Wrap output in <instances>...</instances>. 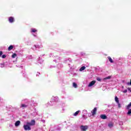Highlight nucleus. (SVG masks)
<instances>
[{
    "label": "nucleus",
    "mask_w": 131,
    "mask_h": 131,
    "mask_svg": "<svg viewBox=\"0 0 131 131\" xmlns=\"http://www.w3.org/2000/svg\"><path fill=\"white\" fill-rule=\"evenodd\" d=\"M35 125V121L34 120H32L31 122H27L25 123L24 125V129L25 130H31V127L30 126H32Z\"/></svg>",
    "instance_id": "obj_1"
},
{
    "label": "nucleus",
    "mask_w": 131,
    "mask_h": 131,
    "mask_svg": "<svg viewBox=\"0 0 131 131\" xmlns=\"http://www.w3.org/2000/svg\"><path fill=\"white\" fill-rule=\"evenodd\" d=\"M80 130L81 131H86V129H89V126L88 125H81L80 127Z\"/></svg>",
    "instance_id": "obj_2"
},
{
    "label": "nucleus",
    "mask_w": 131,
    "mask_h": 131,
    "mask_svg": "<svg viewBox=\"0 0 131 131\" xmlns=\"http://www.w3.org/2000/svg\"><path fill=\"white\" fill-rule=\"evenodd\" d=\"M97 112V107H95L92 111H91V113H92V116H94L96 113Z\"/></svg>",
    "instance_id": "obj_3"
},
{
    "label": "nucleus",
    "mask_w": 131,
    "mask_h": 131,
    "mask_svg": "<svg viewBox=\"0 0 131 131\" xmlns=\"http://www.w3.org/2000/svg\"><path fill=\"white\" fill-rule=\"evenodd\" d=\"M95 83H96L95 80L92 81L88 85L89 88H91V86H93V85H94Z\"/></svg>",
    "instance_id": "obj_4"
},
{
    "label": "nucleus",
    "mask_w": 131,
    "mask_h": 131,
    "mask_svg": "<svg viewBox=\"0 0 131 131\" xmlns=\"http://www.w3.org/2000/svg\"><path fill=\"white\" fill-rule=\"evenodd\" d=\"M100 118L101 119H107V116L106 115H100Z\"/></svg>",
    "instance_id": "obj_5"
},
{
    "label": "nucleus",
    "mask_w": 131,
    "mask_h": 131,
    "mask_svg": "<svg viewBox=\"0 0 131 131\" xmlns=\"http://www.w3.org/2000/svg\"><path fill=\"white\" fill-rule=\"evenodd\" d=\"M9 21L10 23H13V22H14V17H10L9 18Z\"/></svg>",
    "instance_id": "obj_6"
},
{
    "label": "nucleus",
    "mask_w": 131,
    "mask_h": 131,
    "mask_svg": "<svg viewBox=\"0 0 131 131\" xmlns=\"http://www.w3.org/2000/svg\"><path fill=\"white\" fill-rule=\"evenodd\" d=\"M20 121H17L15 123V126H19V125H20Z\"/></svg>",
    "instance_id": "obj_7"
},
{
    "label": "nucleus",
    "mask_w": 131,
    "mask_h": 131,
    "mask_svg": "<svg viewBox=\"0 0 131 131\" xmlns=\"http://www.w3.org/2000/svg\"><path fill=\"white\" fill-rule=\"evenodd\" d=\"M14 49V46L13 45H11L8 48V51H11V50H13Z\"/></svg>",
    "instance_id": "obj_8"
},
{
    "label": "nucleus",
    "mask_w": 131,
    "mask_h": 131,
    "mask_svg": "<svg viewBox=\"0 0 131 131\" xmlns=\"http://www.w3.org/2000/svg\"><path fill=\"white\" fill-rule=\"evenodd\" d=\"M115 101L117 103L119 102V100L118 99V97H117V96H115Z\"/></svg>",
    "instance_id": "obj_9"
},
{
    "label": "nucleus",
    "mask_w": 131,
    "mask_h": 131,
    "mask_svg": "<svg viewBox=\"0 0 131 131\" xmlns=\"http://www.w3.org/2000/svg\"><path fill=\"white\" fill-rule=\"evenodd\" d=\"M79 112H80V111H78L76 112L74 114V116H77V115H78V114L79 113Z\"/></svg>",
    "instance_id": "obj_10"
},
{
    "label": "nucleus",
    "mask_w": 131,
    "mask_h": 131,
    "mask_svg": "<svg viewBox=\"0 0 131 131\" xmlns=\"http://www.w3.org/2000/svg\"><path fill=\"white\" fill-rule=\"evenodd\" d=\"M107 58H108L110 62H111V63H113V60H112V58H111V57L110 56H108Z\"/></svg>",
    "instance_id": "obj_11"
},
{
    "label": "nucleus",
    "mask_w": 131,
    "mask_h": 131,
    "mask_svg": "<svg viewBox=\"0 0 131 131\" xmlns=\"http://www.w3.org/2000/svg\"><path fill=\"white\" fill-rule=\"evenodd\" d=\"M21 108H26L27 107V105H25L24 104H22L20 106Z\"/></svg>",
    "instance_id": "obj_12"
},
{
    "label": "nucleus",
    "mask_w": 131,
    "mask_h": 131,
    "mask_svg": "<svg viewBox=\"0 0 131 131\" xmlns=\"http://www.w3.org/2000/svg\"><path fill=\"white\" fill-rule=\"evenodd\" d=\"M111 78V76H109L108 77H106L103 79V80H106V79H110Z\"/></svg>",
    "instance_id": "obj_13"
},
{
    "label": "nucleus",
    "mask_w": 131,
    "mask_h": 131,
    "mask_svg": "<svg viewBox=\"0 0 131 131\" xmlns=\"http://www.w3.org/2000/svg\"><path fill=\"white\" fill-rule=\"evenodd\" d=\"M84 69H85V67H82L80 69V71H83V70H84Z\"/></svg>",
    "instance_id": "obj_14"
},
{
    "label": "nucleus",
    "mask_w": 131,
    "mask_h": 131,
    "mask_svg": "<svg viewBox=\"0 0 131 131\" xmlns=\"http://www.w3.org/2000/svg\"><path fill=\"white\" fill-rule=\"evenodd\" d=\"M73 86L74 88H75V89H76V88H77V84H76L75 82L73 83Z\"/></svg>",
    "instance_id": "obj_15"
},
{
    "label": "nucleus",
    "mask_w": 131,
    "mask_h": 131,
    "mask_svg": "<svg viewBox=\"0 0 131 131\" xmlns=\"http://www.w3.org/2000/svg\"><path fill=\"white\" fill-rule=\"evenodd\" d=\"M108 126H109V127H113V123H110L108 124Z\"/></svg>",
    "instance_id": "obj_16"
},
{
    "label": "nucleus",
    "mask_w": 131,
    "mask_h": 131,
    "mask_svg": "<svg viewBox=\"0 0 131 131\" xmlns=\"http://www.w3.org/2000/svg\"><path fill=\"white\" fill-rule=\"evenodd\" d=\"M36 31H37V30H36V29H31V32H36Z\"/></svg>",
    "instance_id": "obj_17"
},
{
    "label": "nucleus",
    "mask_w": 131,
    "mask_h": 131,
    "mask_svg": "<svg viewBox=\"0 0 131 131\" xmlns=\"http://www.w3.org/2000/svg\"><path fill=\"white\" fill-rule=\"evenodd\" d=\"M16 57H17V54H16V53H14V54L12 55V58H16Z\"/></svg>",
    "instance_id": "obj_18"
},
{
    "label": "nucleus",
    "mask_w": 131,
    "mask_h": 131,
    "mask_svg": "<svg viewBox=\"0 0 131 131\" xmlns=\"http://www.w3.org/2000/svg\"><path fill=\"white\" fill-rule=\"evenodd\" d=\"M127 114L128 115H130V114H131V109H130V110H129V111H128Z\"/></svg>",
    "instance_id": "obj_19"
},
{
    "label": "nucleus",
    "mask_w": 131,
    "mask_h": 131,
    "mask_svg": "<svg viewBox=\"0 0 131 131\" xmlns=\"http://www.w3.org/2000/svg\"><path fill=\"white\" fill-rule=\"evenodd\" d=\"M117 104H118V106L119 108H121V104H120L119 102L118 103H117Z\"/></svg>",
    "instance_id": "obj_20"
},
{
    "label": "nucleus",
    "mask_w": 131,
    "mask_h": 131,
    "mask_svg": "<svg viewBox=\"0 0 131 131\" xmlns=\"http://www.w3.org/2000/svg\"><path fill=\"white\" fill-rule=\"evenodd\" d=\"M54 101H58V97H54Z\"/></svg>",
    "instance_id": "obj_21"
},
{
    "label": "nucleus",
    "mask_w": 131,
    "mask_h": 131,
    "mask_svg": "<svg viewBox=\"0 0 131 131\" xmlns=\"http://www.w3.org/2000/svg\"><path fill=\"white\" fill-rule=\"evenodd\" d=\"M1 67L3 68V67H5V64L4 63H1Z\"/></svg>",
    "instance_id": "obj_22"
},
{
    "label": "nucleus",
    "mask_w": 131,
    "mask_h": 131,
    "mask_svg": "<svg viewBox=\"0 0 131 131\" xmlns=\"http://www.w3.org/2000/svg\"><path fill=\"white\" fill-rule=\"evenodd\" d=\"M83 113H84L85 114H86V113H88V111H86V110H83Z\"/></svg>",
    "instance_id": "obj_23"
},
{
    "label": "nucleus",
    "mask_w": 131,
    "mask_h": 131,
    "mask_svg": "<svg viewBox=\"0 0 131 131\" xmlns=\"http://www.w3.org/2000/svg\"><path fill=\"white\" fill-rule=\"evenodd\" d=\"M122 92H123V93H127V90H124Z\"/></svg>",
    "instance_id": "obj_24"
},
{
    "label": "nucleus",
    "mask_w": 131,
    "mask_h": 131,
    "mask_svg": "<svg viewBox=\"0 0 131 131\" xmlns=\"http://www.w3.org/2000/svg\"><path fill=\"white\" fill-rule=\"evenodd\" d=\"M127 84L128 85H129V84H130V85H131V79H130V83H129V82H127Z\"/></svg>",
    "instance_id": "obj_25"
},
{
    "label": "nucleus",
    "mask_w": 131,
    "mask_h": 131,
    "mask_svg": "<svg viewBox=\"0 0 131 131\" xmlns=\"http://www.w3.org/2000/svg\"><path fill=\"white\" fill-rule=\"evenodd\" d=\"M97 80H98V81H101V78H97Z\"/></svg>",
    "instance_id": "obj_26"
},
{
    "label": "nucleus",
    "mask_w": 131,
    "mask_h": 131,
    "mask_svg": "<svg viewBox=\"0 0 131 131\" xmlns=\"http://www.w3.org/2000/svg\"><path fill=\"white\" fill-rule=\"evenodd\" d=\"M127 90H128V91H129L131 93V88H128Z\"/></svg>",
    "instance_id": "obj_27"
},
{
    "label": "nucleus",
    "mask_w": 131,
    "mask_h": 131,
    "mask_svg": "<svg viewBox=\"0 0 131 131\" xmlns=\"http://www.w3.org/2000/svg\"><path fill=\"white\" fill-rule=\"evenodd\" d=\"M119 124L120 125H122V124H123V123H122V122H120Z\"/></svg>",
    "instance_id": "obj_28"
},
{
    "label": "nucleus",
    "mask_w": 131,
    "mask_h": 131,
    "mask_svg": "<svg viewBox=\"0 0 131 131\" xmlns=\"http://www.w3.org/2000/svg\"><path fill=\"white\" fill-rule=\"evenodd\" d=\"M2 58H3V59H4V58H6V55H3L2 56Z\"/></svg>",
    "instance_id": "obj_29"
},
{
    "label": "nucleus",
    "mask_w": 131,
    "mask_h": 131,
    "mask_svg": "<svg viewBox=\"0 0 131 131\" xmlns=\"http://www.w3.org/2000/svg\"><path fill=\"white\" fill-rule=\"evenodd\" d=\"M3 55V52L2 51H0V57L1 56H2Z\"/></svg>",
    "instance_id": "obj_30"
},
{
    "label": "nucleus",
    "mask_w": 131,
    "mask_h": 131,
    "mask_svg": "<svg viewBox=\"0 0 131 131\" xmlns=\"http://www.w3.org/2000/svg\"><path fill=\"white\" fill-rule=\"evenodd\" d=\"M35 47L38 48V46L35 45Z\"/></svg>",
    "instance_id": "obj_31"
},
{
    "label": "nucleus",
    "mask_w": 131,
    "mask_h": 131,
    "mask_svg": "<svg viewBox=\"0 0 131 131\" xmlns=\"http://www.w3.org/2000/svg\"><path fill=\"white\" fill-rule=\"evenodd\" d=\"M50 131H52V128H50Z\"/></svg>",
    "instance_id": "obj_32"
},
{
    "label": "nucleus",
    "mask_w": 131,
    "mask_h": 131,
    "mask_svg": "<svg viewBox=\"0 0 131 131\" xmlns=\"http://www.w3.org/2000/svg\"><path fill=\"white\" fill-rule=\"evenodd\" d=\"M38 74H39V73H38Z\"/></svg>",
    "instance_id": "obj_33"
}]
</instances>
